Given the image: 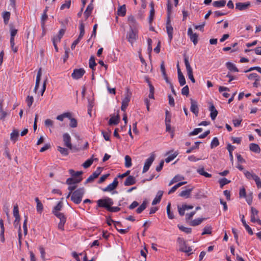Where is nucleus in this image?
I'll use <instances>...</instances> for the list:
<instances>
[{"mask_svg": "<svg viewBox=\"0 0 261 261\" xmlns=\"http://www.w3.org/2000/svg\"><path fill=\"white\" fill-rule=\"evenodd\" d=\"M71 115V113L66 112V113H63L61 115H58L56 118L57 120L62 121H63V120L65 118H70Z\"/></svg>", "mask_w": 261, "mask_h": 261, "instance_id": "obj_31", "label": "nucleus"}, {"mask_svg": "<svg viewBox=\"0 0 261 261\" xmlns=\"http://www.w3.org/2000/svg\"><path fill=\"white\" fill-rule=\"evenodd\" d=\"M128 41L132 44H133L138 39V32L137 31L133 28H130V30L128 33L127 35Z\"/></svg>", "mask_w": 261, "mask_h": 261, "instance_id": "obj_6", "label": "nucleus"}, {"mask_svg": "<svg viewBox=\"0 0 261 261\" xmlns=\"http://www.w3.org/2000/svg\"><path fill=\"white\" fill-rule=\"evenodd\" d=\"M101 173V168L98 167L90 176L86 179L85 184L92 182L94 179L96 178Z\"/></svg>", "mask_w": 261, "mask_h": 261, "instance_id": "obj_13", "label": "nucleus"}, {"mask_svg": "<svg viewBox=\"0 0 261 261\" xmlns=\"http://www.w3.org/2000/svg\"><path fill=\"white\" fill-rule=\"evenodd\" d=\"M193 190V188L187 189L186 190L182 191L179 194V196L181 197H185L186 198H189L191 194V193Z\"/></svg>", "mask_w": 261, "mask_h": 261, "instance_id": "obj_28", "label": "nucleus"}, {"mask_svg": "<svg viewBox=\"0 0 261 261\" xmlns=\"http://www.w3.org/2000/svg\"><path fill=\"white\" fill-rule=\"evenodd\" d=\"M132 165L131 158L127 155L125 156V166L126 168H129Z\"/></svg>", "mask_w": 261, "mask_h": 261, "instance_id": "obj_45", "label": "nucleus"}, {"mask_svg": "<svg viewBox=\"0 0 261 261\" xmlns=\"http://www.w3.org/2000/svg\"><path fill=\"white\" fill-rule=\"evenodd\" d=\"M251 6L250 2L246 3L239 2L236 4V9L239 11H245L248 10Z\"/></svg>", "mask_w": 261, "mask_h": 261, "instance_id": "obj_8", "label": "nucleus"}, {"mask_svg": "<svg viewBox=\"0 0 261 261\" xmlns=\"http://www.w3.org/2000/svg\"><path fill=\"white\" fill-rule=\"evenodd\" d=\"M188 35L189 36L190 40L193 42L194 45H196L198 43V35L197 33L193 32L191 28H189L188 30Z\"/></svg>", "mask_w": 261, "mask_h": 261, "instance_id": "obj_10", "label": "nucleus"}, {"mask_svg": "<svg viewBox=\"0 0 261 261\" xmlns=\"http://www.w3.org/2000/svg\"><path fill=\"white\" fill-rule=\"evenodd\" d=\"M41 75H42L41 68H40L38 70V72H37L35 86V88L34 89V91L35 93L37 92V89L39 88V84H40V80H41Z\"/></svg>", "mask_w": 261, "mask_h": 261, "instance_id": "obj_20", "label": "nucleus"}, {"mask_svg": "<svg viewBox=\"0 0 261 261\" xmlns=\"http://www.w3.org/2000/svg\"><path fill=\"white\" fill-rule=\"evenodd\" d=\"M219 145L218 139L217 137H214L212 140L211 143V148H213L218 146Z\"/></svg>", "mask_w": 261, "mask_h": 261, "instance_id": "obj_49", "label": "nucleus"}, {"mask_svg": "<svg viewBox=\"0 0 261 261\" xmlns=\"http://www.w3.org/2000/svg\"><path fill=\"white\" fill-rule=\"evenodd\" d=\"M254 180L255 181L256 186L258 188H261V181L260 178L257 176H254Z\"/></svg>", "mask_w": 261, "mask_h": 261, "instance_id": "obj_64", "label": "nucleus"}, {"mask_svg": "<svg viewBox=\"0 0 261 261\" xmlns=\"http://www.w3.org/2000/svg\"><path fill=\"white\" fill-rule=\"evenodd\" d=\"M227 68L230 71L238 72L239 70L236 66L232 63L228 62L226 63Z\"/></svg>", "mask_w": 261, "mask_h": 261, "instance_id": "obj_24", "label": "nucleus"}, {"mask_svg": "<svg viewBox=\"0 0 261 261\" xmlns=\"http://www.w3.org/2000/svg\"><path fill=\"white\" fill-rule=\"evenodd\" d=\"M178 155V153L176 152H175L173 154L169 155L167 158L165 159V162L166 163H169L172 160H173L176 156Z\"/></svg>", "mask_w": 261, "mask_h": 261, "instance_id": "obj_53", "label": "nucleus"}, {"mask_svg": "<svg viewBox=\"0 0 261 261\" xmlns=\"http://www.w3.org/2000/svg\"><path fill=\"white\" fill-rule=\"evenodd\" d=\"M155 156L154 153H151L149 158L146 159L143 168V173L146 172L149 170L150 166L155 159Z\"/></svg>", "mask_w": 261, "mask_h": 261, "instance_id": "obj_7", "label": "nucleus"}, {"mask_svg": "<svg viewBox=\"0 0 261 261\" xmlns=\"http://www.w3.org/2000/svg\"><path fill=\"white\" fill-rule=\"evenodd\" d=\"M251 221L252 222H257L258 224L261 225V220L255 217V216H257L258 211L254 208L253 207H251Z\"/></svg>", "mask_w": 261, "mask_h": 261, "instance_id": "obj_12", "label": "nucleus"}, {"mask_svg": "<svg viewBox=\"0 0 261 261\" xmlns=\"http://www.w3.org/2000/svg\"><path fill=\"white\" fill-rule=\"evenodd\" d=\"M35 200L37 203V211L38 213L41 214L43 210V205L38 197L35 198Z\"/></svg>", "mask_w": 261, "mask_h": 261, "instance_id": "obj_25", "label": "nucleus"}, {"mask_svg": "<svg viewBox=\"0 0 261 261\" xmlns=\"http://www.w3.org/2000/svg\"><path fill=\"white\" fill-rule=\"evenodd\" d=\"M113 223L114 224V226L116 228V229L118 231H119L121 234H125L127 233L128 231V230L129 229V227H128L126 229H119V227H120L121 226V224L120 222L118 221H115L113 220L111 218H108L107 223L108 225L111 226V223Z\"/></svg>", "mask_w": 261, "mask_h": 261, "instance_id": "obj_5", "label": "nucleus"}, {"mask_svg": "<svg viewBox=\"0 0 261 261\" xmlns=\"http://www.w3.org/2000/svg\"><path fill=\"white\" fill-rule=\"evenodd\" d=\"M126 11L125 5L120 6L118 9V14L122 16H124L126 14Z\"/></svg>", "mask_w": 261, "mask_h": 261, "instance_id": "obj_36", "label": "nucleus"}, {"mask_svg": "<svg viewBox=\"0 0 261 261\" xmlns=\"http://www.w3.org/2000/svg\"><path fill=\"white\" fill-rule=\"evenodd\" d=\"M184 62L187 71L188 77L190 79L192 83H194L195 82V80L193 74V69L190 66L188 57L185 55H184Z\"/></svg>", "mask_w": 261, "mask_h": 261, "instance_id": "obj_2", "label": "nucleus"}, {"mask_svg": "<svg viewBox=\"0 0 261 261\" xmlns=\"http://www.w3.org/2000/svg\"><path fill=\"white\" fill-rule=\"evenodd\" d=\"M10 31H11L10 41H14V37L17 33V30L15 29H13V28H12V27H11Z\"/></svg>", "mask_w": 261, "mask_h": 261, "instance_id": "obj_54", "label": "nucleus"}, {"mask_svg": "<svg viewBox=\"0 0 261 261\" xmlns=\"http://www.w3.org/2000/svg\"><path fill=\"white\" fill-rule=\"evenodd\" d=\"M170 208H171V203L169 202V203H168L167 206V213L168 218L170 219H172L174 218V216L173 213L172 212H171Z\"/></svg>", "mask_w": 261, "mask_h": 261, "instance_id": "obj_44", "label": "nucleus"}, {"mask_svg": "<svg viewBox=\"0 0 261 261\" xmlns=\"http://www.w3.org/2000/svg\"><path fill=\"white\" fill-rule=\"evenodd\" d=\"M191 101V107H190V110L191 111L195 114L196 116H197L199 113V108L198 106L197 102L191 98L190 99Z\"/></svg>", "mask_w": 261, "mask_h": 261, "instance_id": "obj_11", "label": "nucleus"}, {"mask_svg": "<svg viewBox=\"0 0 261 261\" xmlns=\"http://www.w3.org/2000/svg\"><path fill=\"white\" fill-rule=\"evenodd\" d=\"M203 220V218L196 219L190 222V225L193 226L198 225L201 224Z\"/></svg>", "mask_w": 261, "mask_h": 261, "instance_id": "obj_46", "label": "nucleus"}, {"mask_svg": "<svg viewBox=\"0 0 261 261\" xmlns=\"http://www.w3.org/2000/svg\"><path fill=\"white\" fill-rule=\"evenodd\" d=\"M163 194V191H159L157 193V195L152 202V205H154L159 203L161 200Z\"/></svg>", "mask_w": 261, "mask_h": 261, "instance_id": "obj_22", "label": "nucleus"}, {"mask_svg": "<svg viewBox=\"0 0 261 261\" xmlns=\"http://www.w3.org/2000/svg\"><path fill=\"white\" fill-rule=\"evenodd\" d=\"M181 94L183 95L188 96L189 94V89L188 85L184 87L181 89Z\"/></svg>", "mask_w": 261, "mask_h": 261, "instance_id": "obj_62", "label": "nucleus"}, {"mask_svg": "<svg viewBox=\"0 0 261 261\" xmlns=\"http://www.w3.org/2000/svg\"><path fill=\"white\" fill-rule=\"evenodd\" d=\"M166 30L169 40L171 41L173 38V27L172 25L166 26Z\"/></svg>", "mask_w": 261, "mask_h": 261, "instance_id": "obj_38", "label": "nucleus"}, {"mask_svg": "<svg viewBox=\"0 0 261 261\" xmlns=\"http://www.w3.org/2000/svg\"><path fill=\"white\" fill-rule=\"evenodd\" d=\"M244 173L246 177L248 179H253L254 180V176H257L254 173H251L248 171H244Z\"/></svg>", "mask_w": 261, "mask_h": 261, "instance_id": "obj_51", "label": "nucleus"}, {"mask_svg": "<svg viewBox=\"0 0 261 261\" xmlns=\"http://www.w3.org/2000/svg\"><path fill=\"white\" fill-rule=\"evenodd\" d=\"M178 80L181 86H184L186 84V79L181 71H178Z\"/></svg>", "mask_w": 261, "mask_h": 261, "instance_id": "obj_30", "label": "nucleus"}, {"mask_svg": "<svg viewBox=\"0 0 261 261\" xmlns=\"http://www.w3.org/2000/svg\"><path fill=\"white\" fill-rule=\"evenodd\" d=\"M178 227L179 228V229L180 230H181L187 233H190L191 232V228H190L185 227L182 225H178Z\"/></svg>", "mask_w": 261, "mask_h": 261, "instance_id": "obj_57", "label": "nucleus"}, {"mask_svg": "<svg viewBox=\"0 0 261 261\" xmlns=\"http://www.w3.org/2000/svg\"><path fill=\"white\" fill-rule=\"evenodd\" d=\"M48 16L47 14L43 13L41 16V27L43 29H44V26H45V22L44 21L47 19Z\"/></svg>", "mask_w": 261, "mask_h": 261, "instance_id": "obj_58", "label": "nucleus"}, {"mask_svg": "<svg viewBox=\"0 0 261 261\" xmlns=\"http://www.w3.org/2000/svg\"><path fill=\"white\" fill-rule=\"evenodd\" d=\"M209 110L211 111L210 116L211 119L213 120H215L218 115V111L212 103H210Z\"/></svg>", "mask_w": 261, "mask_h": 261, "instance_id": "obj_17", "label": "nucleus"}, {"mask_svg": "<svg viewBox=\"0 0 261 261\" xmlns=\"http://www.w3.org/2000/svg\"><path fill=\"white\" fill-rule=\"evenodd\" d=\"M197 172L200 175H203L206 177H212V175L204 171V169L203 167L201 168H199L197 170Z\"/></svg>", "mask_w": 261, "mask_h": 261, "instance_id": "obj_35", "label": "nucleus"}, {"mask_svg": "<svg viewBox=\"0 0 261 261\" xmlns=\"http://www.w3.org/2000/svg\"><path fill=\"white\" fill-rule=\"evenodd\" d=\"M226 4V1L225 0H220L218 1H215L213 3V5L214 7L216 8H222L225 6Z\"/></svg>", "mask_w": 261, "mask_h": 261, "instance_id": "obj_32", "label": "nucleus"}, {"mask_svg": "<svg viewBox=\"0 0 261 261\" xmlns=\"http://www.w3.org/2000/svg\"><path fill=\"white\" fill-rule=\"evenodd\" d=\"M249 149L251 151L256 153H259L261 151L259 145L253 143L250 144Z\"/></svg>", "mask_w": 261, "mask_h": 261, "instance_id": "obj_21", "label": "nucleus"}, {"mask_svg": "<svg viewBox=\"0 0 261 261\" xmlns=\"http://www.w3.org/2000/svg\"><path fill=\"white\" fill-rule=\"evenodd\" d=\"M247 77L250 80L259 81V76L255 73H252L248 75Z\"/></svg>", "mask_w": 261, "mask_h": 261, "instance_id": "obj_48", "label": "nucleus"}, {"mask_svg": "<svg viewBox=\"0 0 261 261\" xmlns=\"http://www.w3.org/2000/svg\"><path fill=\"white\" fill-rule=\"evenodd\" d=\"M130 99V96L127 94L124 98L122 101V105L121 107V109L122 111L125 112L127 107L128 105V103Z\"/></svg>", "mask_w": 261, "mask_h": 261, "instance_id": "obj_16", "label": "nucleus"}, {"mask_svg": "<svg viewBox=\"0 0 261 261\" xmlns=\"http://www.w3.org/2000/svg\"><path fill=\"white\" fill-rule=\"evenodd\" d=\"M85 73V71L83 68L75 69L71 74V76L73 79L77 80L81 78Z\"/></svg>", "mask_w": 261, "mask_h": 261, "instance_id": "obj_9", "label": "nucleus"}, {"mask_svg": "<svg viewBox=\"0 0 261 261\" xmlns=\"http://www.w3.org/2000/svg\"><path fill=\"white\" fill-rule=\"evenodd\" d=\"M85 192V189L83 187L76 189L72 193L71 200L76 204L80 203Z\"/></svg>", "mask_w": 261, "mask_h": 261, "instance_id": "obj_1", "label": "nucleus"}, {"mask_svg": "<svg viewBox=\"0 0 261 261\" xmlns=\"http://www.w3.org/2000/svg\"><path fill=\"white\" fill-rule=\"evenodd\" d=\"M82 177H70L67 178L66 183L67 185H76L77 184L80 183L82 180Z\"/></svg>", "mask_w": 261, "mask_h": 261, "instance_id": "obj_18", "label": "nucleus"}, {"mask_svg": "<svg viewBox=\"0 0 261 261\" xmlns=\"http://www.w3.org/2000/svg\"><path fill=\"white\" fill-rule=\"evenodd\" d=\"M120 116L118 114L116 116H112L109 121V124L110 125H117L118 124Z\"/></svg>", "mask_w": 261, "mask_h": 261, "instance_id": "obj_23", "label": "nucleus"}, {"mask_svg": "<svg viewBox=\"0 0 261 261\" xmlns=\"http://www.w3.org/2000/svg\"><path fill=\"white\" fill-rule=\"evenodd\" d=\"M89 67L92 69V70H95V66L96 65V63L95 61V58L94 56H91L89 59Z\"/></svg>", "mask_w": 261, "mask_h": 261, "instance_id": "obj_43", "label": "nucleus"}, {"mask_svg": "<svg viewBox=\"0 0 261 261\" xmlns=\"http://www.w3.org/2000/svg\"><path fill=\"white\" fill-rule=\"evenodd\" d=\"M147 82L148 83V85L149 87V94L148 97L151 99H154V88L153 85L151 84V83L147 80Z\"/></svg>", "mask_w": 261, "mask_h": 261, "instance_id": "obj_34", "label": "nucleus"}, {"mask_svg": "<svg viewBox=\"0 0 261 261\" xmlns=\"http://www.w3.org/2000/svg\"><path fill=\"white\" fill-rule=\"evenodd\" d=\"M201 143V142H196L195 143V145L194 146H193L192 147H191L190 148L188 149L187 151H186V153H190L192 152V150H193L194 149H198L199 148V144Z\"/></svg>", "mask_w": 261, "mask_h": 261, "instance_id": "obj_56", "label": "nucleus"}, {"mask_svg": "<svg viewBox=\"0 0 261 261\" xmlns=\"http://www.w3.org/2000/svg\"><path fill=\"white\" fill-rule=\"evenodd\" d=\"M212 233V227L211 226H206L203 228V231L202 233V235L206 234H211Z\"/></svg>", "mask_w": 261, "mask_h": 261, "instance_id": "obj_59", "label": "nucleus"}, {"mask_svg": "<svg viewBox=\"0 0 261 261\" xmlns=\"http://www.w3.org/2000/svg\"><path fill=\"white\" fill-rule=\"evenodd\" d=\"M202 130L203 129L202 128H195L193 130V131H192L189 133V136H191L196 135L198 134L199 133H201L202 131Z\"/></svg>", "mask_w": 261, "mask_h": 261, "instance_id": "obj_60", "label": "nucleus"}, {"mask_svg": "<svg viewBox=\"0 0 261 261\" xmlns=\"http://www.w3.org/2000/svg\"><path fill=\"white\" fill-rule=\"evenodd\" d=\"M118 185V181L117 178H115L113 182L109 184L107 187L102 189V191L104 192H111L116 188Z\"/></svg>", "mask_w": 261, "mask_h": 261, "instance_id": "obj_14", "label": "nucleus"}, {"mask_svg": "<svg viewBox=\"0 0 261 261\" xmlns=\"http://www.w3.org/2000/svg\"><path fill=\"white\" fill-rule=\"evenodd\" d=\"M93 9V6L91 4H89L86 9L84 15H85L86 17L87 18L91 14L92 11Z\"/></svg>", "mask_w": 261, "mask_h": 261, "instance_id": "obj_40", "label": "nucleus"}, {"mask_svg": "<svg viewBox=\"0 0 261 261\" xmlns=\"http://www.w3.org/2000/svg\"><path fill=\"white\" fill-rule=\"evenodd\" d=\"M19 137V132L17 129H14L10 134V139L11 141L15 142Z\"/></svg>", "mask_w": 261, "mask_h": 261, "instance_id": "obj_27", "label": "nucleus"}, {"mask_svg": "<svg viewBox=\"0 0 261 261\" xmlns=\"http://www.w3.org/2000/svg\"><path fill=\"white\" fill-rule=\"evenodd\" d=\"M219 182L221 188H222L225 185H227L230 182V180H228L226 178H223L219 180Z\"/></svg>", "mask_w": 261, "mask_h": 261, "instance_id": "obj_50", "label": "nucleus"}, {"mask_svg": "<svg viewBox=\"0 0 261 261\" xmlns=\"http://www.w3.org/2000/svg\"><path fill=\"white\" fill-rule=\"evenodd\" d=\"M241 221L245 227L246 230L248 231V233L250 235H252L253 234V231L252 229L249 227V226L246 223L245 220L244 219V216H242V218L241 219Z\"/></svg>", "mask_w": 261, "mask_h": 261, "instance_id": "obj_26", "label": "nucleus"}, {"mask_svg": "<svg viewBox=\"0 0 261 261\" xmlns=\"http://www.w3.org/2000/svg\"><path fill=\"white\" fill-rule=\"evenodd\" d=\"M58 150L63 155L66 156L69 154V151L67 148L60 146H58Z\"/></svg>", "mask_w": 261, "mask_h": 261, "instance_id": "obj_47", "label": "nucleus"}, {"mask_svg": "<svg viewBox=\"0 0 261 261\" xmlns=\"http://www.w3.org/2000/svg\"><path fill=\"white\" fill-rule=\"evenodd\" d=\"M10 12L8 11H5L3 13V18L4 19V22L5 24H7L9 22V20L10 18Z\"/></svg>", "mask_w": 261, "mask_h": 261, "instance_id": "obj_33", "label": "nucleus"}, {"mask_svg": "<svg viewBox=\"0 0 261 261\" xmlns=\"http://www.w3.org/2000/svg\"><path fill=\"white\" fill-rule=\"evenodd\" d=\"M136 178L133 176L129 175L125 179L124 182V185L125 186H129L134 185L135 184H136Z\"/></svg>", "mask_w": 261, "mask_h": 261, "instance_id": "obj_19", "label": "nucleus"}, {"mask_svg": "<svg viewBox=\"0 0 261 261\" xmlns=\"http://www.w3.org/2000/svg\"><path fill=\"white\" fill-rule=\"evenodd\" d=\"M97 206L100 207H105L108 210V207L113 204V200L112 199L107 197L104 199L98 200L97 201Z\"/></svg>", "mask_w": 261, "mask_h": 261, "instance_id": "obj_4", "label": "nucleus"}, {"mask_svg": "<svg viewBox=\"0 0 261 261\" xmlns=\"http://www.w3.org/2000/svg\"><path fill=\"white\" fill-rule=\"evenodd\" d=\"M25 219L23 224V232L24 235H27L28 233V228H27V222H28V216H24Z\"/></svg>", "mask_w": 261, "mask_h": 261, "instance_id": "obj_55", "label": "nucleus"}, {"mask_svg": "<svg viewBox=\"0 0 261 261\" xmlns=\"http://www.w3.org/2000/svg\"><path fill=\"white\" fill-rule=\"evenodd\" d=\"M147 203V202L146 200L143 201L141 205L136 210L138 214L141 213L146 208Z\"/></svg>", "mask_w": 261, "mask_h": 261, "instance_id": "obj_39", "label": "nucleus"}, {"mask_svg": "<svg viewBox=\"0 0 261 261\" xmlns=\"http://www.w3.org/2000/svg\"><path fill=\"white\" fill-rule=\"evenodd\" d=\"M63 141L65 146L70 149H72V146L71 143V137L69 134L65 133L63 135Z\"/></svg>", "mask_w": 261, "mask_h": 261, "instance_id": "obj_15", "label": "nucleus"}, {"mask_svg": "<svg viewBox=\"0 0 261 261\" xmlns=\"http://www.w3.org/2000/svg\"><path fill=\"white\" fill-rule=\"evenodd\" d=\"M177 242L179 246V250L181 252L189 253L192 251V248L190 246H188L186 241L181 238H177Z\"/></svg>", "mask_w": 261, "mask_h": 261, "instance_id": "obj_3", "label": "nucleus"}, {"mask_svg": "<svg viewBox=\"0 0 261 261\" xmlns=\"http://www.w3.org/2000/svg\"><path fill=\"white\" fill-rule=\"evenodd\" d=\"M186 181L180 182L174 186L168 192V194H171L174 193L179 187L186 184Z\"/></svg>", "mask_w": 261, "mask_h": 261, "instance_id": "obj_29", "label": "nucleus"}, {"mask_svg": "<svg viewBox=\"0 0 261 261\" xmlns=\"http://www.w3.org/2000/svg\"><path fill=\"white\" fill-rule=\"evenodd\" d=\"M97 159L95 158V159H93L92 158L89 159L86 161L83 164V166L85 168H88L93 163L94 160H97Z\"/></svg>", "mask_w": 261, "mask_h": 261, "instance_id": "obj_42", "label": "nucleus"}, {"mask_svg": "<svg viewBox=\"0 0 261 261\" xmlns=\"http://www.w3.org/2000/svg\"><path fill=\"white\" fill-rule=\"evenodd\" d=\"M79 29L80 33L78 37L82 39L85 34V26L83 21H81L80 22Z\"/></svg>", "mask_w": 261, "mask_h": 261, "instance_id": "obj_41", "label": "nucleus"}, {"mask_svg": "<svg viewBox=\"0 0 261 261\" xmlns=\"http://www.w3.org/2000/svg\"><path fill=\"white\" fill-rule=\"evenodd\" d=\"M70 120L69 125L71 127L74 128L77 126V121L75 118H69Z\"/></svg>", "mask_w": 261, "mask_h": 261, "instance_id": "obj_61", "label": "nucleus"}, {"mask_svg": "<svg viewBox=\"0 0 261 261\" xmlns=\"http://www.w3.org/2000/svg\"><path fill=\"white\" fill-rule=\"evenodd\" d=\"M69 172L71 175L74 178L81 177L80 176L83 173L82 171L75 172L73 169H70Z\"/></svg>", "mask_w": 261, "mask_h": 261, "instance_id": "obj_37", "label": "nucleus"}, {"mask_svg": "<svg viewBox=\"0 0 261 261\" xmlns=\"http://www.w3.org/2000/svg\"><path fill=\"white\" fill-rule=\"evenodd\" d=\"M26 101L27 102L28 106L30 108L34 101L33 97L32 96H28L27 98Z\"/></svg>", "mask_w": 261, "mask_h": 261, "instance_id": "obj_63", "label": "nucleus"}, {"mask_svg": "<svg viewBox=\"0 0 261 261\" xmlns=\"http://www.w3.org/2000/svg\"><path fill=\"white\" fill-rule=\"evenodd\" d=\"M63 207V203L62 202H59L55 206L53 210V213L54 214V212H59L61 211Z\"/></svg>", "mask_w": 261, "mask_h": 261, "instance_id": "obj_52", "label": "nucleus"}]
</instances>
